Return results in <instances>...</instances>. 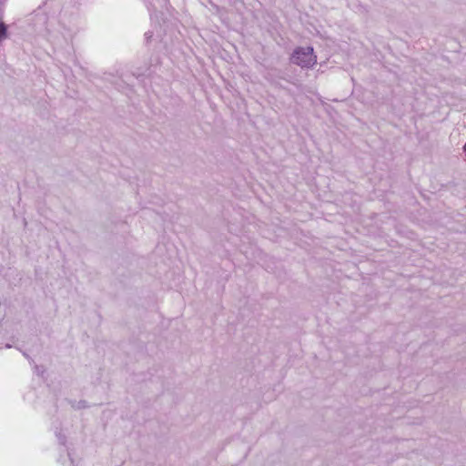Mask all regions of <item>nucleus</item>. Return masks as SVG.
<instances>
[{"label":"nucleus","instance_id":"f257e3e1","mask_svg":"<svg viewBox=\"0 0 466 466\" xmlns=\"http://www.w3.org/2000/svg\"><path fill=\"white\" fill-rule=\"evenodd\" d=\"M290 62L302 68L312 67L317 63V56L314 55L313 47H297L291 55Z\"/></svg>","mask_w":466,"mask_h":466},{"label":"nucleus","instance_id":"423d86ee","mask_svg":"<svg viewBox=\"0 0 466 466\" xmlns=\"http://www.w3.org/2000/svg\"><path fill=\"white\" fill-rule=\"evenodd\" d=\"M23 355L29 360L30 363H34L33 359L26 352H23Z\"/></svg>","mask_w":466,"mask_h":466},{"label":"nucleus","instance_id":"9d476101","mask_svg":"<svg viewBox=\"0 0 466 466\" xmlns=\"http://www.w3.org/2000/svg\"><path fill=\"white\" fill-rule=\"evenodd\" d=\"M464 146H466V143H465V145H464Z\"/></svg>","mask_w":466,"mask_h":466},{"label":"nucleus","instance_id":"f03ea898","mask_svg":"<svg viewBox=\"0 0 466 466\" xmlns=\"http://www.w3.org/2000/svg\"><path fill=\"white\" fill-rule=\"evenodd\" d=\"M7 36V28L6 25L1 22L0 23V43L5 39Z\"/></svg>","mask_w":466,"mask_h":466},{"label":"nucleus","instance_id":"0eeeda50","mask_svg":"<svg viewBox=\"0 0 466 466\" xmlns=\"http://www.w3.org/2000/svg\"><path fill=\"white\" fill-rule=\"evenodd\" d=\"M147 39H150L152 37V33H147L146 34Z\"/></svg>","mask_w":466,"mask_h":466},{"label":"nucleus","instance_id":"1a4fd4ad","mask_svg":"<svg viewBox=\"0 0 466 466\" xmlns=\"http://www.w3.org/2000/svg\"><path fill=\"white\" fill-rule=\"evenodd\" d=\"M0 349H2V345L0 344Z\"/></svg>","mask_w":466,"mask_h":466},{"label":"nucleus","instance_id":"20e7f679","mask_svg":"<svg viewBox=\"0 0 466 466\" xmlns=\"http://www.w3.org/2000/svg\"><path fill=\"white\" fill-rule=\"evenodd\" d=\"M56 437H57L58 442L61 445H66V437L65 434H63L62 432H56Z\"/></svg>","mask_w":466,"mask_h":466},{"label":"nucleus","instance_id":"6e6552de","mask_svg":"<svg viewBox=\"0 0 466 466\" xmlns=\"http://www.w3.org/2000/svg\"><path fill=\"white\" fill-rule=\"evenodd\" d=\"M5 348H6V349H10V348H12V344H10V343H6V344L5 345Z\"/></svg>","mask_w":466,"mask_h":466},{"label":"nucleus","instance_id":"39448f33","mask_svg":"<svg viewBox=\"0 0 466 466\" xmlns=\"http://www.w3.org/2000/svg\"><path fill=\"white\" fill-rule=\"evenodd\" d=\"M73 407H74L75 409H78V410H80V409H86V408H87L88 406H87V404H86V400H80V401H78V402L76 403V405H73Z\"/></svg>","mask_w":466,"mask_h":466},{"label":"nucleus","instance_id":"7ed1b4c3","mask_svg":"<svg viewBox=\"0 0 466 466\" xmlns=\"http://www.w3.org/2000/svg\"><path fill=\"white\" fill-rule=\"evenodd\" d=\"M34 370H35V373L37 375V376H40V377H43L45 372H46V369L44 366H40V365H37V364H35L34 365Z\"/></svg>","mask_w":466,"mask_h":466}]
</instances>
